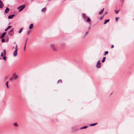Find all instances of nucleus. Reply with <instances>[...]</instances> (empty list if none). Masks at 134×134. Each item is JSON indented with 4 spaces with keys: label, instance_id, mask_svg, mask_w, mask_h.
I'll return each instance as SVG.
<instances>
[{
    "label": "nucleus",
    "instance_id": "f03ea898",
    "mask_svg": "<svg viewBox=\"0 0 134 134\" xmlns=\"http://www.w3.org/2000/svg\"><path fill=\"white\" fill-rule=\"evenodd\" d=\"M50 47L52 49L53 51H57V49L55 48V44H51L50 45Z\"/></svg>",
    "mask_w": 134,
    "mask_h": 134
},
{
    "label": "nucleus",
    "instance_id": "4468645a",
    "mask_svg": "<svg viewBox=\"0 0 134 134\" xmlns=\"http://www.w3.org/2000/svg\"><path fill=\"white\" fill-rule=\"evenodd\" d=\"M4 7L3 4V3H0V8H2Z\"/></svg>",
    "mask_w": 134,
    "mask_h": 134
},
{
    "label": "nucleus",
    "instance_id": "ddd939ff",
    "mask_svg": "<svg viewBox=\"0 0 134 134\" xmlns=\"http://www.w3.org/2000/svg\"><path fill=\"white\" fill-rule=\"evenodd\" d=\"M11 26H8L7 28L5 30V31H7V30H8V29H9L11 27Z\"/></svg>",
    "mask_w": 134,
    "mask_h": 134
},
{
    "label": "nucleus",
    "instance_id": "a878e982",
    "mask_svg": "<svg viewBox=\"0 0 134 134\" xmlns=\"http://www.w3.org/2000/svg\"><path fill=\"white\" fill-rule=\"evenodd\" d=\"M3 59H4V60L5 61L6 60V57H5V56H3Z\"/></svg>",
    "mask_w": 134,
    "mask_h": 134
},
{
    "label": "nucleus",
    "instance_id": "2f4dec72",
    "mask_svg": "<svg viewBox=\"0 0 134 134\" xmlns=\"http://www.w3.org/2000/svg\"><path fill=\"white\" fill-rule=\"evenodd\" d=\"M104 15H103V16H102L100 18V19L101 20H102V18H103L104 17Z\"/></svg>",
    "mask_w": 134,
    "mask_h": 134
},
{
    "label": "nucleus",
    "instance_id": "37998d69",
    "mask_svg": "<svg viewBox=\"0 0 134 134\" xmlns=\"http://www.w3.org/2000/svg\"><path fill=\"white\" fill-rule=\"evenodd\" d=\"M27 38L26 40V42H27Z\"/></svg>",
    "mask_w": 134,
    "mask_h": 134
},
{
    "label": "nucleus",
    "instance_id": "e433bc0d",
    "mask_svg": "<svg viewBox=\"0 0 134 134\" xmlns=\"http://www.w3.org/2000/svg\"><path fill=\"white\" fill-rule=\"evenodd\" d=\"M0 3H3L2 1L1 0H0Z\"/></svg>",
    "mask_w": 134,
    "mask_h": 134
},
{
    "label": "nucleus",
    "instance_id": "cd10ccee",
    "mask_svg": "<svg viewBox=\"0 0 134 134\" xmlns=\"http://www.w3.org/2000/svg\"><path fill=\"white\" fill-rule=\"evenodd\" d=\"M16 75H16L15 73H13V77H14V76H15Z\"/></svg>",
    "mask_w": 134,
    "mask_h": 134
},
{
    "label": "nucleus",
    "instance_id": "5701e85b",
    "mask_svg": "<svg viewBox=\"0 0 134 134\" xmlns=\"http://www.w3.org/2000/svg\"><path fill=\"white\" fill-rule=\"evenodd\" d=\"M90 21H91V19H90V18L89 17L87 18V22H90Z\"/></svg>",
    "mask_w": 134,
    "mask_h": 134
},
{
    "label": "nucleus",
    "instance_id": "4c0bfd02",
    "mask_svg": "<svg viewBox=\"0 0 134 134\" xmlns=\"http://www.w3.org/2000/svg\"><path fill=\"white\" fill-rule=\"evenodd\" d=\"M25 47H26L25 45V46H24V49L25 51Z\"/></svg>",
    "mask_w": 134,
    "mask_h": 134
},
{
    "label": "nucleus",
    "instance_id": "b1692460",
    "mask_svg": "<svg viewBox=\"0 0 134 134\" xmlns=\"http://www.w3.org/2000/svg\"><path fill=\"white\" fill-rule=\"evenodd\" d=\"M18 75H16L15 76H14V77H13L15 79H17L18 77Z\"/></svg>",
    "mask_w": 134,
    "mask_h": 134
},
{
    "label": "nucleus",
    "instance_id": "c9c22d12",
    "mask_svg": "<svg viewBox=\"0 0 134 134\" xmlns=\"http://www.w3.org/2000/svg\"><path fill=\"white\" fill-rule=\"evenodd\" d=\"M114 45H112V46H111V48H114Z\"/></svg>",
    "mask_w": 134,
    "mask_h": 134
},
{
    "label": "nucleus",
    "instance_id": "f704fd0d",
    "mask_svg": "<svg viewBox=\"0 0 134 134\" xmlns=\"http://www.w3.org/2000/svg\"><path fill=\"white\" fill-rule=\"evenodd\" d=\"M119 10L117 11L116 12V14H118L119 12Z\"/></svg>",
    "mask_w": 134,
    "mask_h": 134
},
{
    "label": "nucleus",
    "instance_id": "a211bd4d",
    "mask_svg": "<svg viewBox=\"0 0 134 134\" xmlns=\"http://www.w3.org/2000/svg\"><path fill=\"white\" fill-rule=\"evenodd\" d=\"M87 126H83V127H81V128H80V129H86V128H87Z\"/></svg>",
    "mask_w": 134,
    "mask_h": 134
},
{
    "label": "nucleus",
    "instance_id": "58836bf2",
    "mask_svg": "<svg viewBox=\"0 0 134 134\" xmlns=\"http://www.w3.org/2000/svg\"><path fill=\"white\" fill-rule=\"evenodd\" d=\"M8 81H7V82H6V86H7V85H8Z\"/></svg>",
    "mask_w": 134,
    "mask_h": 134
},
{
    "label": "nucleus",
    "instance_id": "c756f323",
    "mask_svg": "<svg viewBox=\"0 0 134 134\" xmlns=\"http://www.w3.org/2000/svg\"><path fill=\"white\" fill-rule=\"evenodd\" d=\"M13 77H11V78L10 79V80H9V81H12V80H13Z\"/></svg>",
    "mask_w": 134,
    "mask_h": 134
},
{
    "label": "nucleus",
    "instance_id": "f8f14e48",
    "mask_svg": "<svg viewBox=\"0 0 134 134\" xmlns=\"http://www.w3.org/2000/svg\"><path fill=\"white\" fill-rule=\"evenodd\" d=\"M110 20L109 19H106L105 20L104 23V24H106L107 23L109 22Z\"/></svg>",
    "mask_w": 134,
    "mask_h": 134
},
{
    "label": "nucleus",
    "instance_id": "412c9836",
    "mask_svg": "<svg viewBox=\"0 0 134 134\" xmlns=\"http://www.w3.org/2000/svg\"><path fill=\"white\" fill-rule=\"evenodd\" d=\"M23 29V27H22L20 29V30L19 31V33H20L21 32Z\"/></svg>",
    "mask_w": 134,
    "mask_h": 134
},
{
    "label": "nucleus",
    "instance_id": "a19ab883",
    "mask_svg": "<svg viewBox=\"0 0 134 134\" xmlns=\"http://www.w3.org/2000/svg\"><path fill=\"white\" fill-rule=\"evenodd\" d=\"M7 88H8L9 87H8V85H7Z\"/></svg>",
    "mask_w": 134,
    "mask_h": 134
},
{
    "label": "nucleus",
    "instance_id": "0eeeda50",
    "mask_svg": "<svg viewBox=\"0 0 134 134\" xmlns=\"http://www.w3.org/2000/svg\"><path fill=\"white\" fill-rule=\"evenodd\" d=\"M10 10V9L8 8H7L5 9V13H8Z\"/></svg>",
    "mask_w": 134,
    "mask_h": 134
},
{
    "label": "nucleus",
    "instance_id": "72a5a7b5",
    "mask_svg": "<svg viewBox=\"0 0 134 134\" xmlns=\"http://www.w3.org/2000/svg\"><path fill=\"white\" fill-rule=\"evenodd\" d=\"M107 13H108L107 12H105L104 14L103 15H106V14H107Z\"/></svg>",
    "mask_w": 134,
    "mask_h": 134
},
{
    "label": "nucleus",
    "instance_id": "dca6fc26",
    "mask_svg": "<svg viewBox=\"0 0 134 134\" xmlns=\"http://www.w3.org/2000/svg\"><path fill=\"white\" fill-rule=\"evenodd\" d=\"M83 17V18H84L85 19H86V14L84 13H83L82 14Z\"/></svg>",
    "mask_w": 134,
    "mask_h": 134
},
{
    "label": "nucleus",
    "instance_id": "1a4fd4ad",
    "mask_svg": "<svg viewBox=\"0 0 134 134\" xmlns=\"http://www.w3.org/2000/svg\"><path fill=\"white\" fill-rule=\"evenodd\" d=\"M46 9V7H44V8H43L41 10V12H45Z\"/></svg>",
    "mask_w": 134,
    "mask_h": 134
},
{
    "label": "nucleus",
    "instance_id": "6ab92c4d",
    "mask_svg": "<svg viewBox=\"0 0 134 134\" xmlns=\"http://www.w3.org/2000/svg\"><path fill=\"white\" fill-rule=\"evenodd\" d=\"M105 58H106V57H104L103 58V59L102 61V63H103L104 62L105 59Z\"/></svg>",
    "mask_w": 134,
    "mask_h": 134
},
{
    "label": "nucleus",
    "instance_id": "423d86ee",
    "mask_svg": "<svg viewBox=\"0 0 134 134\" xmlns=\"http://www.w3.org/2000/svg\"><path fill=\"white\" fill-rule=\"evenodd\" d=\"M13 31V29H11L8 32V34L10 36H12V34H11V33Z\"/></svg>",
    "mask_w": 134,
    "mask_h": 134
},
{
    "label": "nucleus",
    "instance_id": "aec40b11",
    "mask_svg": "<svg viewBox=\"0 0 134 134\" xmlns=\"http://www.w3.org/2000/svg\"><path fill=\"white\" fill-rule=\"evenodd\" d=\"M14 125L15 127H17L18 126V124L16 123H14Z\"/></svg>",
    "mask_w": 134,
    "mask_h": 134
},
{
    "label": "nucleus",
    "instance_id": "a18cd8bd",
    "mask_svg": "<svg viewBox=\"0 0 134 134\" xmlns=\"http://www.w3.org/2000/svg\"><path fill=\"white\" fill-rule=\"evenodd\" d=\"M1 59V58H0V59Z\"/></svg>",
    "mask_w": 134,
    "mask_h": 134
},
{
    "label": "nucleus",
    "instance_id": "f3484780",
    "mask_svg": "<svg viewBox=\"0 0 134 134\" xmlns=\"http://www.w3.org/2000/svg\"><path fill=\"white\" fill-rule=\"evenodd\" d=\"M97 124V123H94V124H92L90 125V126H95V125Z\"/></svg>",
    "mask_w": 134,
    "mask_h": 134
},
{
    "label": "nucleus",
    "instance_id": "c03bdc74",
    "mask_svg": "<svg viewBox=\"0 0 134 134\" xmlns=\"http://www.w3.org/2000/svg\"><path fill=\"white\" fill-rule=\"evenodd\" d=\"M88 29H89V30L90 29V27H89L88 28Z\"/></svg>",
    "mask_w": 134,
    "mask_h": 134
},
{
    "label": "nucleus",
    "instance_id": "2eb2a0df",
    "mask_svg": "<svg viewBox=\"0 0 134 134\" xmlns=\"http://www.w3.org/2000/svg\"><path fill=\"white\" fill-rule=\"evenodd\" d=\"M33 27V24H31L29 26V29H32Z\"/></svg>",
    "mask_w": 134,
    "mask_h": 134
},
{
    "label": "nucleus",
    "instance_id": "4be33fe9",
    "mask_svg": "<svg viewBox=\"0 0 134 134\" xmlns=\"http://www.w3.org/2000/svg\"><path fill=\"white\" fill-rule=\"evenodd\" d=\"M108 53V51H106L104 53V55H105L107 54Z\"/></svg>",
    "mask_w": 134,
    "mask_h": 134
},
{
    "label": "nucleus",
    "instance_id": "39448f33",
    "mask_svg": "<svg viewBox=\"0 0 134 134\" xmlns=\"http://www.w3.org/2000/svg\"><path fill=\"white\" fill-rule=\"evenodd\" d=\"M6 54V51L5 50H4L3 51V52H2L1 53V57H3V55H5Z\"/></svg>",
    "mask_w": 134,
    "mask_h": 134
},
{
    "label": "nucleus",
    "instance_id": "79ce46f5",
    "mask_svg": "<svg viewBox=\"0 0 134 134\" xmlns=\"http://www.w3.org/2000/svg\"><path fill=\"white\" fill-rule=\"evenodd\" d=\"M26 43L27 42H26L25 43V46H26Z\"/></svg>",
    "mask_w": 134,
    "mask_h": 134
},
{
    "label": "nucleus",
    "instance_id": "20e7f679",
    "mask_svg": "<svg viewBox=\"0 0 134 134\" xmlns=\"http://www.w3.org/2000/svg\"><path fill=\"white\" fill-rule=\"evenodd\" d=\"M100 64L101 63L100 62V60H98L97 63L96 67L98 68H100Z\"/></svg>",
    "mask_w": 134,
    "mask_h": 134
},
{
    "label": "nucleus",
    "instance_id": "c85d7f7f",
    "mask_svg": "<svg viewBox=\"0 0 134 134\" xmlns=\"http://www.w3.org/2000/svg\"><path fill=\"white\" fill-rule=\"evenodd\" d=\"M58 82H60L61 83L62 82V80H59L58 81Z\"/></svg>",
    "mask_w": 134,
    "mask_h": 134
},
{
    "label": "nucleus",
    "instance_id": "9d476101",
    "mask_svg": "<svg viewBox=\"0 0 134 134\" xmlns=\"http://www.w3.org/2000/svg\"><path fill=\"white\" fill-rule=\"evenodd\" d=\"M104 10V8H103V9H102L98 13L99 14H101L103 12Z\"/></svg>",
    "mask_w": 134,
    "mask_h": 134
},
{
    "label": "nucleus",
    "instance_id": "f257e3e1",
    "mask_svg": "<svg viewBox=\"0 0 134 134\" xmlns=\"http://www.w3.org/2000/svg\"><path fill=\"white\" fill-rule=\"evenodd\" d=\"M18 49V45L17 44H16L15 48V50L14 52L13 56L14 57H16L17 55Z\"/></svg>",
    "mask_w": 134,
    "mask_h": 134
},
{
    "label": "nucleus",
    "instance_id": "bb28decb",
    "mask_svg": "<svg viewBox=\"0 0 134 134\" xmlns=\"http://www.w3.org/2000/svg\"><path fill=\"white\" fill-rule=\"evenodd\" d=\"M88 31H87L86 34H85V35L83 36V38H84L85 37V36L86 35L88 34Z\"/></svg>",
    "mask_w": 134,
    "mask_h": 134
},
{
    "label": "nucleus",
    "instance_id": "7ed1b4c3",
    "mask_svg": "<svg viewBox=\"0 0 134 134\" xmlns=\"http://www.w3.org/2000/svg\"><path fill=\"white\" fill-rule=\"evenodd\" d=\"M25 7V5H24L19 6L18 8V9L20 8H21L19 10V12H21L23 9Z\"/></svg>",
    "mask_w": 134,
    "mask_h": 134
},
{
    "label": "nucleus",
    "instance_id": "7c9ffc66",
    "mask_svg": "<svg viewBox=\"0 0 134 134\" xmlns=\"http://www.w3.org/2000/svg\"><path fill=\"white\" fill-rule=\"evenodd\" d=\"M119 18V17H116L115 18V20L116 21H117L118 20V19Z\"/></svg>",
    "mask_w": 134,
    "mask_h": 134
},
{
    "label": "nucleus",
    "instance_id": "6e6552de",
    "mask_svg": "<svg viewBox=\"0 0 134 134\" xmlns=\"http://www.w3.org/2000/svg\"><path fill=\"white\" fill-rule=\"evenodd\" d=\"M15 16V15L14 14L9 15L8 16V18L9 19H12L13 17Z\"/></svg>",
    "mask_w": 134,
    "mask_h": 134
},
{
    "label": "nucleus",
    "instance_id": "9b49d317",
    "mask_svg": "<svg viewBox=\"0 0 134 134\" xmlns=\"http://www.w3.org/2000/svg\"><path fill=\"white\" fill-rule=\"evenodd\" d=\"M6 33V32H4L2 34V35H1V38H3V37L5 35V34Z\"/></svg>",
    "mask_w": 134,
    "mask_h": 134
},
{
    "label": "nucleus",
    "instance_id": "393cba45",
    "mask_svg": "<svg viewBox=\"0 0 134 134\" xmlns=\"http://www.w3.org/2000/svg\"><path fill=\"white\" fill-rule=\"evenodd\" d=\"M2 42H4L5 41V39L3 38H2Z\"/></svg>",
    "mask_w": 134,
    "mask_h": 134
},
{
    "label": "nucleus",
    "instance_id": "ea45409f",
    "mask_svg": "<svg viewBox=\"0 0 134 134\" xmlns=\"http://www.w3.org/2000/svg\"><path fill=\"white\" fill-rule=\"evenodd\" d=\"M7 78H8L7 76H6L5 77V79H6Z\"/></svg>",
    "mask_w": 134,
    "mask_h": 134
},
{
    "label": "nucleus",
    "instance_id": "473e14b6",
    "mask_svg": "<svg viewBox=\"0 0 134 134\" xmlns=\"http://www.w3.org/2000/svg\"><path fill=\"white\" fill-rule=\"evenodd\" d=\"M30 31H27V34L28 35H29L30 34Z\"/></svg>",
    "mask_w": 134,
    "mask_h": 134
}]
</instances>
